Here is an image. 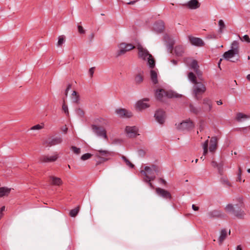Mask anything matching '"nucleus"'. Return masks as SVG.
Wrapping results in <instances>:
<instances>
[{"label": "nucleus", "instance_id": "f257e3e1", "mask_svg": "<svg viewBox=\"0 0 250 250\" xmlns=\"http://www.w3.org/2000/svg\"><path fill=\"white\" fill-rule=\"evenodd\" d=\"M224 59L232 62H236L240 61L239 43L234 41L231 44L230 49L225 52L223 56Z\"/></svg>", "mask_w": 250, "mask_h": 250}, {"label": "nucleus", "instance_id": "f03ea898", "mask_svg": "<svg viewBox=\"0 0 250 250\" xmlns=\"http://www.w3.org/2000/svg\"><path fill=\"white\" fill-rule=\"evenodd\" d=\"M244 204L242 198H239L238 203L235 205L229 204L225 208L226 211L231 213L238 219H243L245 213L243 210Z\"/></svg>", "mask_w": 250, "mask_h": 250}, {"label": "nucleus", "instance_id": "7ed1b4c3", "mask_svg": "<svg viewBox=\"0 0 250 250\" xmlns=\"http://www.w3.org/2000/svg\"><path fill=\"white\" fill-rule=\"evenodd\" d=\"M138 50V57L144 61L147 60L148 67L153 69L155 66V60L151 54H149L147 50L139 45L137 48Z\"/></svg>", "mask_w": 250, "mask_h": 250}, {"label": "nucleus", "instance_id": "20e7f679", "mask_svg": "<svg viewBox=\"0 0 250 250\" xmlns=\"http://www.w3.org/2000/svg\"><path fill=\"white\" fill-rule=\"evenodd\" d=\"M206 90L205 85L201 82H197L196 84H194L193 87V92L195 98L198 100L199 99L198 95L203 94Z\"/></svg>", "mask_w": 250, "mask_h": 250}, {"label": "nucleus", "instance_id": "39448f33", "mask_svg": "<svg viewBox=\"0 0 250 250\" xmlns=\"http://www.w3.org/2000/svg\"><path fill=\"white\" fill-rule=\"evenodd\" d=\"M91 129L93 132L98 137H102L105 140L108 139L106 131L103 127L92 125Z\"/></svg>", "mask_w": 250, "mask_h": 250}, {"label": "nucleus", "instance_id": "423d86ee", "mask_svg": "<svg viewBox=\"0 0 250 250\" xmlns=\"http://www.w3.org/2000/svg\"><path fill=\"white\" fill-rule=\"evenodd\" d=\"M194 127V124L190 119L187 120L181 123L177 128L181 131H189Z\"/></svg>", "mask_w": 250, "mask_h": 250}, {"label": "nucleus", "instance_id": "0eeeda50", "mask_svg": "<svg viewBox=\"0 0 250 250\" xmlns=\"http://www.w3.org/2000/svg\"><path fill=\"white\" fill-rule=\"evenodd\" d=\"M119 47L120 50L117 52V57L124 55L127 51L131 50L135 48V47L132 44L126 43L124 42L120 43Z\"/></svg>", "mask_w": 250, "mask_h": 250}, {"label": "nucleus", "instance_id": "6e6552de", "mask_svg": "<svg viewBox=\"0 0 250 250\" xmlns=\"http://www.w3.org/2000/svg\"><path fill=\"white\" fill-rule=\"evenodd\" d=\"M212 109V102L211 99L208 98H205L203 100V106L202 107V111L205 113H208L211 111Z\"/></svg>", "mask_w": 250, "mask_h": 250}, {"label": "nucleus", "instance_id": "1a4fd4ad", "mask_svg": "<svg viewBox=\"0 0 250 250\" xmlns=\"http://www.w3.org/2000/svg\"><path fill=\"white\" fill-rule=\"evenodd\" d=\"M62 139L61 137H56L54 138H49L43 142V145L46 146H53L62 143Z\"/></svg>", "mask_w": 250, "mask_h": 250}, {"label": "nucleus", "instance_id": "9d476101", "mask_svg": "<svg viewBox=\"0 0 250 250\" xmlns=\"http://www.w3.org/2000/svg\"><path fill=\"white\" fill-rule=\"evenodd\" d=\"M98 158H100L101 161L97 162V165H98L101 162H104L108 160V157L110 155V152L107 150H99L98 153L95 154Z\"/></svg>", "mask_w": 250, "mask_h": 250}, {"label": "nucleus", "instance_id": "9b49d317", "mask_svg": "<svg viewBox=\"0 0 250 250\" xmlns=\"http://www.w3.org/2000/svg\"><path fill=\"white\" fill-rule=\"evenodd\" d=\"M155 191L156 193L158 196L165 199L170 200L172 198L170 193L166 189L161 188H157L155 189Z\"/></svg>", "mask_w": 250, "mask_h": 250}, {"label": "nucleus", "instance_id": "f8f14e48", "mask_svg": "<svg viewBox=\"0 0 250 250\" xmlns=\"http://www.w3.org/2000/svg\"><path fill=\"white\" fill-rule=\"evenodd\" d=\"M145 172H146V174L149 176L153 175L155 174V173L158 174L160 171V169L158 166L152 165L151 167L146 166L144 167Z\"/></svg>", "mask_w": 250, "mask_h": 250}, {"label": "nucleus", "instance_id": "ddd939ff", "mask_svg": "<svg viewBox=\"0 0 250 250\" xmlns=\"http://www.w3.org/2000/svg\"><path fill=\"white\" fill-rule=\"evenodd\" d=\"M154 117L159 124H163L165 121V112L162 109L157 110L154 114Z\"/></svg>", "mask_w": 250, "mask_h": 250}, {"label": "nucleus", "instance_id": "4468645a", "mask_svg": "<svg viewBox=\"0 0 250 250\" xmlns=\"http://www.w3.org/2000/svg\"><path fill=\"white\" fill-rule=\"evenodd\" d=\"M188 39L191 44L193 45L201 47L205 44L203 41L200 38L189 36H188Z\"/></svg>", "mask_w": 250, "mask_h": 250}, {"label": "nucleus", "instance_id": "2eb2a0df", "mask_svg": "<svg viewBox=\"0 0 250 250\" xmlns=\"http://www.w3.org/2000/svg\"><path fill=\"white\" fill-rule=\"evenodd\" d=\"M190 9H196L200 6V3L198 0H190L187 3L182 4Z\"/></svg>", "mask_w": 250, "mask_h": 250}, {"label": "nucleus", "instance_id": "dca6fc26", "mask_svg": "<svg viewBox=\"0 0 250 250\" xmlns=\"http://www.w3.org/2000/svg\"><path fill=\"white\" fill-rule=\"evenodd\" d=\"M58 158L57 154L49 156L48 155H42L39 158V160L42 163H49L55 161Z\"/></svg>", "mask_w": 250, "mask_h": 250}, {"label": "nucleus", "instance_id": "f3484780", "mask_svg": "<svg viewBox=\"0 0 250 250\" xmlns=\"http://www.w3.org/2000/svg\"><path fill=\"white\" fill-rule=\"evenodd\" d=\"M137 129L135 126H126L125 131L127 135L129 138H134L137 135Z\"/></svg>", "mask_w": 250, "mask_h": 250}, {"label": "nucleus", "instance_id": "a211bd4d", "mask_svg": "<svg viewBox=\"0 0 250 250\" xmlns=\"http://www.w3.org/2000/svg\"><path fill=\"white\" fill-rule=\"evenodd\" d=\"M165 28L164 22L161 20L157 21L153 25V29L157 33H162Z\"/></svg>", "mask_w": 250, "mask_h": 250}, {"label": "nucleus", "instance_id": "6ab92c4d", "mask_svg": "<svg viewBox=\"0 0 250 250\" xmlns=\"http://www.w3.org/2000/svg\"><path fill=\"white\" fill-rule=\"evenodd\" d=\"M115 112L121 117L130 118L132 116V114L131 112L124 108L117 109Z\"/></svg>", "mask_w": 250, "mask_h": 250}, {"label": "nucleus", "instance_id": "aec40b11", "mask_svg": "<svg viewBox=\"0 0 250 250\" xmlns=\"http://www.w3.org/2000/svg\"><path fill=\"white\" fill-rule=\"evenodd\" d=\"M148 101L149 99L148 98H144L142 100L138 101L136 104V108L139 110H142L149 107V105L148 104L144 103V102Z\"/></svg>", "mask_w": 250, "mask_h": 250}, {"label": "nucleus", "instance_id": "412c9836", "mask_svg": "<svg viewBox=\"0 0 250 250\" xmlns=\"http://www.w3.org/2000/svg\"><path fill=\"white\" fill-rule=\"evenodd\" d=\"M185 51V47L182 45H177L175 46L174 51L175 55L177 57H182L183 56Z\"/></svg>", "mask_w": 250, "mask_h": 250}, {"label": "nucleus", "instance_id": "4be33fe9", "mask_svg": "<svg viewBox=\"0 0 250 250\" xmlns=\"http://www.w3.org/2000/svg\"><path fill=\"white\" fill-rule=\"evenodd\" d=\"M218 139L216 137H211L209 141V150L210 152H214L217 146Z\"/></svg>", "mask_w": 250, "mask_h": 250}, {"label": "nucleus", "instance_id": "5701e85b", "mask_svg": "<svg viewBox=\"0 0 250 250\" xmlns=\"http://www.w3.org/2000/svg\"><path fill=\"white\" fill-rule=\"evenodd\" d=\"M208 216L209 218H221L224 216V214L222 212L218 210H214L209 212L208 213Z\"/></svg>", "mask_w": 250, "mask_h": 250}, {"label": "nucleus", "instance_id": "b1692460", "mask_svg": "<svg viewBox=\"0 0 250 250\" xmlns=\"http://www.w3.org/2000/svg\"><path fill=\"white\" fill-rule=\"evenodd\" d=\"M165 39L167 43V50L171 52L173 45L174 44V41L172 40L168 36H166L165 37Z\"/></svg>", "mask_w": 250, "mask_h": 250}, {"label": "nucleus", "instance_id": "393cba45", "mask_svg": "<svg viewBox=\"0 0 250 250\" xmlns=\"http://www.w3.org/2000/svg\"><path fill=\"white\" fill-rule=\"evenodd\" d=\"M49 178L51 181V184L54 186H60L62 184V181L61 178L54 176H50Z\"/></svg>", "mask_w": 250, "mask_h": 250}, {"label": "nucleus", "instance_id": "a878e982", "mask_svg": "<svg viewBox=\"0 0 250 250\" xmlns=\"http://www.w3.org/2000/svg\"><path fill=\"white\" fill-rule=\"evenodd\" d=\"M150 79L153 84H157L158 82V75L157 72L155 70H153V69H151L150 71Z\"/></svg>", "mask_w": 250, "mask_h": 250}, {"label": "nucleus", "instance_id": "bb28decb", "mask_svg": "<svg viewBox=\"0 0 250 250\" xmlns=\"http://www.w3.org/2000/svg\"><path fill=\"white\" fill-rule=\"evenodd\" d=\"M11 190V188L7 187L0 188V197L8 196Z\"/></svg>", "mask_w": 250, "mask_h": 250}, {"label": "nucleus", "instance_id": "cd10ccee", "mask_svg": "<svg viewBox=\"0 0 250 250\" xmlns=\"http://www.w3.org/2000/svg\"><path fill=\"white\" fill-rule=\"evenodd\" d=\"M144 72L143 71H141L140 73L136 74L135 76V82L136 84H140L144 80Z\"/></svg>", "mask_w": 250, "mask_h": 250}, {"label": "nucleus", "instance_id": "c85d7f7f", "mask_svg": "<svg viewBox=\"0 0 250 250\" xmlns=\"http://www.w3.org/2000/svg\"><path fill=\"white\" fill-rule=\"evenodd\" d=\"M140 173L144 176L143 178L146 179L147 182H150L153 181L156 178V176L154 175L149 176L146 174V172H145L143 170H141Z\"/></svg>", "mask_w": 250, "mask_h": 250}, {"label": "nucleus", "instance_id": "c756f323", "mask_svg": "<svg viewBox=\"0 0 250 250\" xmlns=\"http://www.w3.org/2000/svg\"><path fill=\"white\" fill-rule=\"evenodd\" d=\"M165 95V90L163 89L157 90L156 91L155 96L157 99L159 100H162Z\"/></svg>", "mask_w": 250, "mask_h": 250}, {"label": "nucleus", "instance_id": "7c9ffc66", "mask_svg": "<svg viewBox=\"0 0 250 250\" xmlns=\"http://www.w3.org/2000/svg\"><path fill=\"white\" fill-rule=\"evenodd\" d=\"M189 109L191 112L195 114H198L202 111V109L200 107H196L192 104L189 105Z\"/></svg>", "mask_w": 250, "mask_h": 250}, {"label": "nucleus", "instance_id": "2f4dec72", "mask_svg": "<svg viewBox=\"0 0 250 250\" xmlns=\"http://www.w3.org/2000/svg\"><path fill=\"white\" fill-rule=\"evenodd\" d=\"M165 96L169 98H172L174 97L178 98L180 97V95L172 91H166Z\"/></svg>", "mask_w": 250, "mask_h": 250}, {"label": "nucleus", "instance_id": "473e14b6", "mask_svg": "<svg viewBox=\"0 0 250 250\" xmlns=\"http://www.w3.org/2000/svg\"><path fill=\"white\" fill-rule=\"evenodd\" d=\"M188 78L189 80L194 84H196V83L198 82L197 81L195 75L192 72L188 73Z\"/></svg>", "mask_w": 250, "mask_h": 250}, {"label": "nucleus", "instance_id": "72a5a7b5", "mask_svg": "<svg viewBox=\"0 0 250 250\" xmlns=\"http://www.w3.org/2000/svg\"><path fill=\"white\" fill-rule=\"evenodd\" d=\"M249 118H250L249 116L240 112L238 113L236 115V120L239 122L241 121L242 119H247Z\"/></svg>", "mask_w": 250, "mask_h": 250}, {"label": "nucleus", "instance_id": "f704fd0d", "mask_svg": "<svg viewBox=\"0 0 250 250\" xmlns=\"http://www.w3.org/2000/svg\"><path fill=\"white\" fill-rule=\"evenodd\" d=\"M80 210L79 207H77L74 209H71L69 212V215L71 217H75L78 214Z\"/></svg>", "mask_w": 250, "mask_h": 250}, {"label": "nucleus", "instance_id": "c9c22d12", "mask_svg": "<svg viewBox=\"0 0 250 250\" xmlns=\"http://www.w3.org/2000/svg\"><path fill=\"white\" fill-rule=\"evenodd\" d=\"M65 42V37L64 35L59 36L58 37V41L57 42L58 46H62V45Z\"/></svg>", "mask_w": 250, "mask_h": 250}, {"label": "nucleus", "instance_id": "e433bc0d", "mask_svg": "<svg viewBox=\"0 0 250 250\" xmlns=\"http://www.w3.org/2000/svg\"><path fill=\"white\" fill-rule=\"evenodd\" d=\"M122 159L124 161V162L125 163V164L126 166H128L129 167L133 168L134 167V165L132 164L129 160H128L126 157L125 156H122Z\"/></svg>", "mask_w": 250, "mask_h": 250}, {"label": "nucleus", "instance_id": "4c0bfd02", "mask_svg": "<svg viewBox=\"0 0 250 250\" xmlns=\"http://www.w3.org/2000/svg\"><path fill=\"white\" fill-rule=\"evenodd\" d=\"M208 140H206L203 144V155H206L208 152Z\"/></svg>", "mask_w": 250, "mask_h": 250}, {"label": "nucleus", "instance_id": "58836bf2", "mask_svg": "<svg viewBox=\"0 0 250 250\" xmlns=\"http://www.w3.org/2000/svg\"><path fill=\"white\" fill-rule=\"evenodd\" d=\"M190 67L193 69V70L199 68L198 62L195 60H192V62L189 65Z\"/></svg>", "mask_w": 250, "mask_h": 250}, {"label": "nucleus", "instance_id": "ea45409f", "mask_svg": "<svg viewBox=\"0 0 250 250\" xmlns=\"http://www.w3.org/2000/svg\"><path fill=\"white\" fill-rule=\"evenodd\" d=\"M62 109L67 116H69V111H68V107H67V105L65 103L64 99L63 100V104L62 105Z\"/></svg>", "mask_w": 250, "mask_h": 250}, {"label": "nucleus", "instance_id": "a19ab883", "mask_svg": "<svg viewBox=\"0 0 250 250\" xmlns=\"http://www.w3.org/2000/svg\"><path fill=\"white\" fill-rule=\"evenodd\" d=\"M220 181L223 184L227 185L229 187H230L231 186V184L226 177L222 178L220 180Z\"/></svg>", "mask_w": 250, "mask_h": 250}, {"label": "nucleus", "instance_id": "79ce46f5", "mask_svg": "<svg viewBox=\"0 0 250 250\" xmlns=\"http://www.w3.org/2000/svg\"><path fill=\"white\" fill-rule=\"evenodd\" d=\"M218 25L219 26V32L222 33L223 30L225 28L226 25L223 20H220L218 21Z\"/></svg>", "mask_w": 250, "mask_h": 250}, {"label": "nucleus", "instance_id": "37998d69", "mask_svg": "<svg viewBox=\"0 0 250 250\" xmlns=\"http://www.w3.org/2000/svg\"><path fill=\"white\" fill-rule=\"evenodd\" d=\"M77 114L80 117L83 118L84 116V111L80 108H78L76 109Z\"/></svg>", "mask_w": 250, "mask_h": 250}, {"label": "nucleus", "instance_id": "c03bdc74", "mask_svg": "<svg viewBox=\"0 0 250 250\" xmlns=\"http://www.w3.org/2000/svg\"><path fill=\"white\" fill-rule=\"evenodd\" d=\"M92 155L91 154L87 153L83 155L81 157V159L83 161H85L88 159H90L92 157Z\"/></svg>", "mask_w": 250, "mask_h": 250}, {"label": "nucleus", "instance_id": "a18cd8bd", "mask_svg": "<svg viewBox=\"0 0 250 250\" xmlns=\"http://www.w3.org/2000/svg\"><path fill=\"white\" fill-rule=\"evenodd\" d=\"M240 40L242 42L245 41L248 43H250V38L249 36L247 35H244L243 37H241L240 36H238Z\"/></svg>", "mask_w": 250, "mask_h": 250}, {"label": "nucleus", "instance_id": "49530a36", "mask_svg": "<svg viewBox=\"0 0 250 250\" xmlns=\"http://www.w3.org/2000/svg\"><path fill=\"white\" fill-rule=\"evenodd\" d=\"M227 235H220L217 238L218 242L219 245H222L224 241L226 239Z\"/></svg>", "mask_w": 250, "mask_h": 250}, {"label": "nucleus", "instance_id": "de8ad7c7", "mask_svg": "<svg viewBox=\"0 0 250 250\" xmlns=\"http://www.w3.org/2000/svg\"><path fill=\"white\" fill-rule=\"evenodd\" d=\"M71 99L73 103L78 104H79L80 100L79 95L75 96V97H71Z\"/></svg>", "mask_w": 250, "mask_h": 250}, {"label": "nucleus", "instance_id": "09e8293b", "mask_svg": "<svg viewBox=\"0 0 250 250\" xmlns=\"http://www.w3.org/2000/svg\"><path fill=\"white\" fill-rule=\"evenodd\" d=\"M71 149L74 152V153L76 154H79L81 152V149L80 148L77 147L76 146H71Z\"/></svg>", "mask_w": 250, "mask_h": 250}, {"label": "nucleus", "instance_id": "8fccbe9b", "mask_svg": "<svg viewBox=\"0 0 250 250\" xmlns=\"http://www.w3.org/2000/svg\"><path fill=\"white\" fill-rule=\"evenodd\" d=\"M43 128V125H36L30 128V130H40Z\"/></svg>", "mask_w": 250, "mask_h": 250}, {"label": "nucleus", "instance_id": "3c124183", "mask_svg": "<svg viewBox=\"0 0 250 250\" xmlns=\"http://www.w3.org/2000/svg\"><path fill=\"white\" fill-rule=\"evenodd\" d=\"M223 164L221 163L218 164V166L216 167L218 168L219 173L221 175L223 174Z\"/></svg>", "mask_w": 250, "mask_h": 250}, {"label": "nucleus", "instance_id": "603ef678", "mask_svg": "<svg viewBox=\"0 0 250 250\" xmlns=\"http://www.w3.org/2000/svg\"><path fill=\"white\" fill-rule=\"evenodd\" d=\"M241 175H242V169L240 167H239L238 168V173L237 175V181L239 182L241 181Z\"/></svg>", "mask_w": 250, "mask_h": 250}, {"label": "nucleus", "instance_id": "864d4df0", "mask_svg": "<svg viewBox=\"0 0 250 250\" xmlns=\"http://www.w3.org/2000/svg\"><path fill=\"white\" fill-rule=\"evenodd\" d=\"M196 74L197 75L199 79H201V78L202 76V71L199 69V68L195 69L194 70Z\"/></svg>", "mask_w": 250, "mask_h": 250}, {"label": "nucleus", "instance_id": "5fc2aeb1", "mask_svg": "<svg viewBox=\"0 0 250 250\" xmlns=\"http://www.w3.org/2000/svg\"><path fill=\"white\" fill-rule=\"evenodd\" d=\"M78 32L80 34H84L85 33V30L83 29V27L81 25L78 26Z\"/></svg>", "mask_w": 250, "mask_h": 250}, {"label": "nucleus", "instance_id": "6e6d98bb", "mask_svg": "<svg viewBox=\"0 0 250 250\" xmlns=\"http://www.w3.org/2000/svg\"><path fill=\"white\" fill-rule=\"evenodd\" d=\"M143 181L145 182V183H147L148 184V185L149 186V187L152 188V189H154V186H153V185L151 183V181L150 182H147V180L144 178H143Z\"/></svg>", "mask_w": 250, "mask_h": 250}, {"label": "nucleus", "instance_id": "4d7b16f0", "mask_svg": "<svg viewBox=\"0 0 250 250\" xmlns=\"http://www.w3.org/2000/svg\"><path fill=\"white\" fill-rule=\"evenodd\" d=\"M138 155L141 157H144L146 154L145 151L143 149H140L138 151Z\"/></svg>", "mask_w": 250, "mask_h": 250}, {"label": "nucleus", "instance_id": "13d9d810", "mask_svg": "<svg viewBox=\"0 0 250 250\" xmlns=\"http://www.w3.org/2000/svg\"><path fill=\"white\" fill-rule=\"evenodd\" d=\"M94 69H95V67H93L90 68L89 70V74H90V76L91 77H93V74L94 72Z\"/></svg>", "mask_w": 250, "mask_h": 250}, {"label": "nucleus", "instance_id": "bf43d9fd", "mask_svg": "<svg viewBox=\"0 0 250 250\" xmlns=\"http://www.w3.org/2000/svg\"><path fill=\"white\" fill-rule=\"evenodd\" d=\"M211 165L214 167H216L217 166H218V164L217 163V162L214 161H212V162H211Z\"/></svg>", "mask_w": 250, "mask_h": 250}, {"label": "nucleus", "instance_id": "052dcab7", "mask_svg": "<svg viewBox=\"0 0 250 250\" xmlns=\"http://www.w3.org/2000/svg\"><path fill=\"white\" fill-rule=\"evenodd\" d=\"M159 181L160 182V183H161V184H164L165 185H166V184H167L166 181L164 179H163L162 178H160L159 179Z\"/></svg>", "mask_w": 250, "mask_h": 250}, {"label": "nucleus", "instance_id": "680f3d73", "mask_svg": "<svg viewBox=\"0 0 250 250\" xmlns=\"http://www.w3.org/2000/svg\"><path fill=\"white\" fill-rule=\"evenodd\" d=\"M220 234H227V231L226 229H224L221 230Z\"/></svg>", "mask_w": 250, "mask_h": 250}, {"label": "nucleus", "instance_id": "e2e57ef3", "mask_svg": "<svg viewBox=\"0 0 250 250\" xmlns=\"http://www.w3.org/2000/svg\"><path fill=\"white\" fill-rule=\"evenodd\" d=\"M192 208L195 211H197L199 210V207L196 206L195 205H192Z\"/></svg>", "mask_w": 250, "mask_h": 250}, {"label": "nucleus", "instance_id": "0e129e2a", "mask_svg": "<svg viewBox=\"0 0 250 250\" xmlns=\"http://www.w3.org/2000/svg\"><path fill=\"white\" fill-rule=\"evenodd\" d=\"M77 95H79L77 92H76V91H73L71 94V97H75V96H77Z\"/></svg>", "mask_w": 250, "mask_h": 250}, {"label": "nucleus", "instance_id": "69168bd1", "mask_svg": "<svg viewBox=\"0 0 250 250\" xmlns=\"http://www.w3.org/2000/svg\"><path fill=\"white\" fill-rule=\"evenodd\" d=\"M137 1V0L131 1L129 2H127V4H130V5H131V4H135Z\"/></svg>", "mask_w": 250, "mask_h": 250}, {"label": "nucleus", "instance_id": "338daca9", "mask_svg": "<svg viewBox=\"0 0 250 250\" xmlns=\"http://www.w3.org/2000/svg\"><path fill=\"white\" fill-rule=\"evenodd\" d=\"M71 86H72L71 84H70V83L68 84L66 89L67 90H69L71 89Z\"/></svg>", "mask_w": 250, "mask_h": 250}, {"label": "nucleus", "instance_id": "774afa93", "mask_svg": "<svg viewBox=\"0 0 250 250\" xmlns=\"http://www.w3.org/2000/svg\"><path fill=\"white\" fill-rule=\"evenodd\" d=\"M171 62L173 63V64H174V65H176L177 64V61L175 60H172L171 61Z\"/></svg>", "mask_w": 250, "mask_h": 250}]
</instances>
